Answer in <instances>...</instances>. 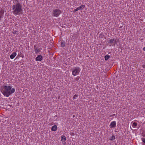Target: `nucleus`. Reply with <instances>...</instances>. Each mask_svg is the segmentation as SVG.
I'll list each match as a JSON object with an SVG mask.
<instances>
[{"instance_id": "obj_1", "label": "nucleus", "mask_w": 145, "mask_h": 145, "mask_svg": "<svg viewBox=\"0 0 145 145\" xmlns=\"http://www.w3.org/2000/svg\"><path fill=\"white\" fill-rule=\"evenodd\" d=\"M12 87L10 86L3 85L1 87V92L3 95L7 97H8L10 95L14 92V88H12Z\"/></svg>"}, {"instance_id": "obj_2", "label": "nucleus", "mask_w": 145, "mask_h": 145, "mask_svg": "<svg viewBox=\"0 0 145 145\" xmlns=\"http://www.w3.org/2000/svg\"><path fill=\"white\" fill-rule=\"evenodd\" d=\"M12 6V10H14L13 14L14 15H19L22 13V5L20 3L18 2Z\"/></svg>"}, {"instance_id": "obj_3", "label": "nucleus", "mask_w": 145, "mask_h": 145, "mask_svg": "<svg viewBox=\"0 0 145 145\" xmlns=\"http://www.w3.org/2000/svg\"><path fill=\"white\" fill-rule=\"evenodd\" d=\"M72 70V74L74 76L78 74L81 71V69L78 67L73 68Z\"/></svg>"}, {"instance_id": "obj_4", "label": "nucleus", "mask_w": 145, "mask_h": 145, "mask_svg": "<svg viewBox=\"0 0 145 145\" xmlns=\"http://www.w3.org/2000/svg\"><path fill=\"white\" fill-rule=\"evenodd\" d=\"M61 11L59 9H56L54 10L53 12L52 16L57 17L61 13Z\"/></svg>"}, {"instance_id": "obj_5", "label": "nucleus", "mask_w": 145, "mask_h": 145, "mask_svg": "<svg viewBox=\"0 0 145 145\" xmlns=\"http://www.w3.org/2000/svg\"><path fill=\"white\" fill-rule=\"evenodd\" d=\"M85 7V5H81L80 7H78L77 8H76L75 9H74V12L77 11L79 10H82Z\"/></svg>"}, {"instance_id": "obj_6", "label": "nucleus", "mask_w": 145, "mask_h": 145, "mask_svg": "<svg viewBox=\"0 0 145 145\" xmlns=\"http://www.w3.org/2000/svg\"><path fill=\"white\" fill-rule=\"evenodd\" d=\"M43 59L42 56L41 55H38L36 58L35 60L36 61H40Z\"/></svg>"}, {"instance_id": "obj_7", "label": "nucleus", "mask_w": 145, "mask_h": 145, "mask_svg": "<svg viewBox=\"0 0 145 145\" xmlns=\"http://www.w3.org/2000/svg\"><path fill=\"white\" fill-rule=\"evenodd\" d=\"M116 123L115 121H114L112 122L110 125V128H114L116 127Z\"/></svg>"}, {"instance_id": "obj_8", "label": "nucleus", "mask_w": 145, "mask_h": 145, "mask_svg": "<svg viewBox=\"0 0 145 145\" xmlns=\"http://www.w3.org/2000/svg\"><path fill=\"white\" fill-rule=\"evenodd\" d=\"M16 53L15 52H13L12 54L10 56V58L12 59H14L16 56Z\"/></svg>"}, {"instance_id": "obj_9", "label": "nucleus", "mask_w": 145, "mask_h": 145, "mask_svg": "<svg viewBox=\"0 0 145 145\" xmlns=\"http://www.w3.org/2000/svg\"><path fill=\"white\" fill-rule=\"evenodd\" d=\"M57 129V127L56 125H54L53 126L51 129V130L52 131H56Z\"/></svg>"}, {"instance_id": "obj_10", "label": "nucleus", "mask_w": 145, "mask_h": 145, "mask_svg": "<svg viewBox=\"0 0 145 145\" xmlns=\"http://www.w3.org/2000/svg\"><path fill=\"white\" fill-rule=\"evenodd\" d=\"M65 41L62 40L61 43V46L62 47H64L65 46Z\"/></svg>"}, {"instance_id": "obj_11", "label": "nucleus", "mask_w": 145, "mask_h": 145, "mask_svg": "<svg viewBox=\"0 0 145 145\" xmlns=\"http://www.w3.org/2000/svg\"><path fill=\"white\" fill-rule=\"evenodd\" d=\"M34 49L35 50V52L36 54L38 53L40 51V48H34Z\"/></svg>"}, {"instance_id": "obj_12", "label": "nucleus", "mask_w": 145, "mask_h": 145, "mask_svg": "<svg viewBox=\"0 0 145 145\" xmlns=\"http://www.w3.org/2000/svg\"><path fill=\"white\" fill-rule=\"evenodd\" d=\"M66 140V137L63 135H62L61 136V141H65Z\"/></svg>"}, {"instance_id": "obj_13", "label": "nucleus", "mask_w": 145, "mask_h": 145, "mask_svg": "<svg viewBox=\"0 0 145 145\" xmlns=\"http://www.w3.org/2000/svg\"><path fill=\"white\" fill-rule=\"evenodd\" d=\"M110 57V56L107 55L105 56V60H107Z\"/></svg>"}, {"instance_id": "obj_14", "label": "nucleus", "mask_w": 145, "mask_h": 145, "mask_svg": "<svg viewBox=\"0 0 145 145\" xmlns=\"http://www.w3.org/2000/svg\"><path fill=\"white\" fill-rule=\"evenodd\" d=\"M109 43H112L113 42H114V39H111L109 40Z\"/></svg>"}, {"instance_id": "obj_15", "label": "nucleus", "mask_w": 145, "mask_h": 145, "mask_svg": "<svg viewBox=\"0 0 145 145\" xmlns=\"http://www.w3.org/2000/svg\"><path fill=\"white\" fill-rule=\"evenodd\" d=\"M137 123L134 122L133 123L132 126L133 127H135L137 126Z\"/></svg>"}, {"instance_id": "obj_16", "label": "nucleus", "mask_w": 145, "mask_h": 145, "mask_svg": "<svg viewBox=\"0 0 145 145\" xmlns=\"http://www.w3.org/2000/svg\"><path fill=\"white\" fill-rule=\"evenodd\" d=\"M115 139V136H114V135H113L112 136L111 138L110 139V140L112 141Z\"/></svg>"}, {"instance_id": "obj_17", "label": "nucleus", "mask_w": 145, "mask_h": 145, "mask_svg": "<svg viewBox=\"0 0 145 145\" xmlns=\"http://www.w3.org/2000/svg\"><path fill=\"white\" fill-rule=\"evenodd\" d=\"M78 97V95H75L73 97V98L74 99H76V98Z\"/></svg>"}, {"instance_id": "obj_18", "label": "nucleus", "mask_w": 145, "mask_h": 145, "mask_svg": "<svg viewBox=\"0 0 145 145\" xmlns=\"http://www.w3.org/2000/svg\"><path fill=\"white\" fill-rule=\"evenodd\" d=\"M142 140L145 144V138H142Z\"/></svg>"}, {"instance_id": "obj_19", "label": "nucleus", "mask_w": 145, "mask_h": 145, "mask_svg": "<svg viewBox=\"0 0 145 145\" xmlns=\"http://www.w3.org/2000/svg\"><path fill=\"white\" fill-rule=\"evenodd\" d=\"M79 78H80V77L78 76V77L76 78L75 80L76 81H78L79 80Z\"/></svg>"}, {"instance_id": "obj_20", "label": "nucleus", "mask_w": 145, "mask_h": 145, "mask_svg": "<svg viewBox=\"0 0 145 145\" xmlns=\"http://www.w3.org/2000/svg\"><path fill=\"white\" fill-rule=\"evenodd\" d=\"M17 32V31H13L12 32V33L14 34H16V32Z\"/></svg>"}, {"instance_id": "obj_21", "label": "nucleus", "mask_w": 145, "mask_h": 145, "mask_svg": "<svg viewBox=\"0 0 145 145\" xmlns=\"http://www.w3.org/2000/svg\"><path fill=\"white\" fill-rule=\"evenodd\" d=\"M116 40H115L114 41V44H115L116 43Z\"/></svg>"}, {"instance_id": "obj_22", "label": "nucleus", "mask_w": 145, "mask_h": 145, "mask_svg": "<svg viewBox=\"0 0 145 145\" xmlns=\"http://www.w3.org/2000/svg\"><path fill=\"white\" fill-rule=\"evenodd\" d=\"M143 50L144 51H145V47L143 48Z\"/></svg>"}, {"instance_id": "obj_23", "label": "nucleus", "mask_w": 145, "mask_h": 145, "mask_svg": "<svg viewBox=\"0 0 145 145\" xmlns=\"http://www.w3.org/2000/svg\"><path fill=\"white\" fill-rule=\"evenodd\" d=\"M142 67H143L144 68H145V65H143V66Z\"/></svg>"}, {"instance_id": "obj_24", "label": "nucleus", "mask_w": 145, "mask_h": 145, "mask_svg": "<svg viewBox=\"0 0 145 145\" xmlns=\"http://www.w3.org/2000/svg\"><path fill=\"white\" fill-rule=\"evenodd\" d=\"M34 48H36V46L35 45H34Z\"/></svg>"}, {"instance_id": "obj_25", "label": "nucleus", "mask_w": 145, "mask_h": 145, "mask_svg": "<svg viewBox=\"0 0 145 145\" xmlns=\"http://www.w3.org/2000/svg\"><path fill=\"white\" fill-rule=\"evenodd\" d=\"M72 135H74V133H72Z\"/></svg>"}]
</instances>
